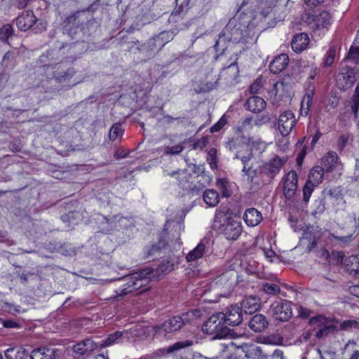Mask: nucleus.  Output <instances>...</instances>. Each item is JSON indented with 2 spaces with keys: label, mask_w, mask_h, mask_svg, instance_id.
Masks as SVG:
<instances>
[{
  "label": "nucleus",
  "mask_w": 359,
  "mask_h": 359,
  "mask_svg": "<svg viewBox=\"0 0 359 359\" xmlns=\"http://www.w3.org/2000/svg\"><path fill=\"white\" fill-rule=\"evenodd\" d=\"M173 269L174 264L168 259H163L156 269L155 274H153V269H145L122 277L118 280L121 284L115 292L118 296H124L138 291L148 284L152 276L156 275L158 278H160Z\"/></svg>",
  "instance_id": "obj_1"
},
{
  "label": "nucleus",
  "mask_w": 359,
  "mask_h": 359,
  "mask_svg": "<svg viewBox=\"0 0 359 359\" xmlns=\"http://www.w3.org/2000/svg\"><path fill=\"white\" fill-rule=\"evenodd\" d=\"M82 16L79 13H76L67 17L64 21V30L72 39L76 41L81 39L80 33L83 36H90L97 27V23L94 20H88L84 25Z\"/></svg>",
  "instance_id": "obj_2"
},
{
  "label": "nucleus",
  "mask_w": 359,
  "mask_h": 359,
  "mask_svg": "<svg viewBox=\"0 0 359 359\" xmlns=\"http://www.w3.org/2000/svg\"><path fill=\"white\" fill-rule=\"evenodd\" d=\"M191 171L194 173H198L200 169L196 166V164L190 163L188 165V168L178 170L176 172L168 173V175L175 177L178 182L179 186L183 189H189L192 194H196L200 190H202L207 184L210 182V179L208 175L204 174L198 175V177L201 178L198 180V183L199 184H195L193 187H191L190 183L191 182L192 180Z\"/></svg>",
  "instance_id": "obj_3"
},
{
  "label": "nucleus",
  "mask_w": 359,
  "mask_h": 359,
  "mask_svg": "<svg viewBox=\"0 0 359 359\" xmlns=\"http://www.w3.org/2000/svg\"><path fill=\"white\" fill-rule=\"evenodd\" d=\"M223 312H218L210 316L203 323L202 330L204 333L213 336V339H223L230 334V330L226 326Z\"/></svg>",
  "instance_id": "obj_4"
},
{
  "label": "nucleus",
  "mask_w": 359,
  "mask_h": 359,
  "mask_svg": "<svg viewBox=\"0 0 359 359\" xmlns=\"http://www.w3.org/2000/svg\"><path fill=\"white\" fill-rule=\"evenodd\" d=\"M246 26L242 24L237 18H231L222 33L219 34L218 41L215 43V46H219L222 42L225 41L238 43L245 39L246 36Z\"/></svg>",
  "instance_id": "obj_5"
},
{
  "label": "nucleus",
  "mask_w": 359,
  "mask_h": 359,
  "mask_svg": "<svg viewBox=\"0 0 359 359\" xmlns=\"http://www.w3.org/2000/svg\"><path fill=\"white\" fill-rule=\"evenodd\" d=\"M270 310L273 318L278 321H287L292 316V302L286 299L274 302Z\"/></svg>",
  "instance_id": "obj_6"
},
{
  "label": "nucleus",
  "mask_w": 359,
  "mask_h": 359,
  "mask_svg": "<svg viewBox=\"0 0 359 359\" xmlns=\"http://www.w3.org/2000/svg\"><path fill=\"white\" fill-rule=\"evenodd\" d=\"M294 114L291 110L282 112L278 118L277 128L282 137L288 136L297 124Z\"/></svg>",
  "instance_id": "obj_7"
},
{
  "label": "nucleus",
  "mask_w": 359,
  "mask_h": 359,
  "mask_svg": "<svg viewBox=\"0 0 359 359\" xmlns=\"http://www.w3.org/2000/svg\"><path fill=\"white\" fill-rule=\"evenodd\" d=\"M218 229L226 239L232 241L238 239L243 231L241 223L232 218H227L223 224H220Z\"/></svg>",
  "instance_id": "obj_8"
},
{
  "label": "nucleus",
  "mask_w": 359,
  "mask_h": 359,
  "mask_svg": "<svg viewBox=\"0 0 359 359\" xmlns=\"http://www.w3.org/2000/svg\"><path fill=\"white\" fill-rule=\"evenodd\" d=\"M332 16L327 11H323L318 15L306 14L305 22L313 31L326 28L330 25Z\"/></svg>",
  "instance_id": "obj_9"
},
{
  "label": "nucleus",
  "mask_w": 359,
  "mask_h": 359,
  "mask_svg": "<svg viewBox=\"0 0 359 359\" xmlns=\"http://www.w3.org/2000/svg\"><path fill=\"white\" fill-rule=\"evenodd\" d=\"M286 162V158L275 156L273 158L264 163L260 167L259 171L262 174L271 179L274 178L280 172Z\"/></svg>",
  "instance_id": "obj_10"
},
{
  "label": "nucleus",
  "mask_w": 359,
  "mask_h": 359,
  "mask_svg": "<svg viewBox=\"0 0 359 359\" xmlns=\"http://www.w3.org/2000/svg\"><path fill=\"white\" fill-rule=\"evenodd\" d=\"M184 320L180 316H175L154 327L156 333H171L180 330L184 325Z\"/></svg>",
  "instance_id": "obj_11"
},
{
  "label": "nucleus",
  "mask_w": 359,
  "mask_h": 359,
  "mask_svg": "<svg viewBox=\"0 0 359 359\" xmlns=\"http://www.w3.org/2000/svg\"><path fill=\"white\" fill-rule=\"evenodd\" d=\"M283 192L287 200L292 198L297 190L298 177L294 170L289 171L287 175L283 177Z\"/></svg>",
  "instance_id": "obj_12"
},
{
  "label": "nucleus",
  "mask_w": 359,
  "mask_h": 359,
  "mask_svg": "<svg viewBox=\"0 0 359 359\" xmlns=\"http://www.w3.org/2000/svg\"><path fill=\"white\" fill-rule=\"evenodd\" d=\"M97 348V344L92 339H86L73 346L74 357L76 359H84L92 355Z\"/></svg>",
  "instance_id": "obj_13"
},
{
  "label": "nucleus",
  "mask_w": 359,
  "mask_h": 359,
  "mask_svg": "<svg viewBox=\"0 0 359 359\" xmlns=\"http://www.w3.org/2000/svg\"><path fill=\"white\" fill-rule=\"evenodd\" d=\"M226 325L231 326L238 325L243 321V311L238 305H231L223 312Z\"/></svg>",
  "instance_id": "obj_14"
},
{
  "label": "nucleus",
  "mask_w": 359,
  "mask_h": 359,
  "mask_svg": "<svg viewBox=\"0 0 359 359\" xmlns=\"http://www.w3.org/2000/svg\"><path fill=\"white\" fill-rule=\"evenodd\" d=\"M37 21V18L31 10L25 11L15 20L18 28L23 32L29 30Z\"/></svg>",
  "instance_id": "obj_15"
},
{
  "label": "nucleus",
  "mask_w": 359,
  "mask_h": 359,
  "mask_svg": "<svg viewBox=\"0 0 359 359\" xmlns=\"http://www.w3.org/2000/svg\"><path fill=\"white\" fill-rule=\"evenodd\" d=\"M76 72L72 67H64L62 64H59L55 67L53 72V78L56 81L62 83L69 81L74 76Z\"/></svg>",
  "instance_id": "obj_16"
},
{
  "label": "nucleus",
  "mask_w": 359,
  "mask_h": 359,
  "mask_svg": "<svg viewBox=\"0 0 359 359\" xmlns=\"http://www.w3.org/2000/svg\"><path fill=\"white\" fill-rule=\"evenodd\" d=\"M253 127L252 117L248 116L242 120V121L233 128L234 133L241 140L246 141L249 140V132Z\"/></svg>",
  "instance_id": "obj_17"
},
{
  "label": "nucleus",
  "mask_w": 359,
  "mask_h": 359,
  "mask_svg": "<svg viewBox=\"0 0 359 359\" xmlns=\"http://www.w3.org/2000/svg\"><path fill=\"white\" fill-rule=\"evenodd\" d=\"M260 306V299L257 296H246L241 302V308L245 314H252Z\"/></svg>",
  "instance_id": "obj_18"
},
{
  "label": "nucleus",
  "mask_w": 359,
  "mask_h": 359,
  "mask_svg": "<svg viewBox=\"0 0 359 359\" xmlns=\"http://www.w3.org/2000/svg\"><path fill=\"white\" fill-rule=\"evenodd\" d=\"M356 69L353 67H346L342 69L341 72V78L339 81L342 80L341 89L346 90L350 88L356 81Z\"/></svg>",
  "instance_id": "obj_19"
},
{
  "label": "nucleus",
  "mask_w": 359,
  "mask_h": 359,
  "mask_svg": "<svg viewBox=\"0 0 359 359\" xmlns=\"http://www.w3.org/2000/svg\"><path fill=\"white\" fill-rule=\"evenodd\" d=\"M244 107L246 110L257 114L266 108V102L262 97L253 95L246 100Z\"/></svg>",
  "instance_id": "obj_20"
},
{
  "label": "nucleus",
  "mask_w": 359,
  "mask_h": 359,
  "mask_svg": "<svg viewBox=\"0 0 359 359\" xmlns=\"http://www.w3.org/2000/svg\"><path fill=\"white\" fill-rule=\"evenodd\" d=\"M310 39L306 33L302 32L295 34L291 41L292 49L297 53L303 52L308 46Z\"/></svg>",
  "instance_id": "obj_21"
},
{
  "label": "nucleus",
  "mask_w": 359,
  "mask_h": 359,
  "mask_svg": "<svg viewBox=\"0 0 359 359\" xmlns=\"http://www.w3.org/2000/svg\"><path fill=\"white\" fill-rule=\"evenodd\" d=\"M321 167L326 172H332L339 165V156L335 151H328L321 159Z\"/></svg>",
  "instance_id": "obj_22"
},
{
  "label": "nucleus",
  "mask_w": 359,
  "mask_h": 359,
  "mask_svg": "<svg viewBox=\"0 0 359 359\" xmlns=\"http://www.w3.org/2000/svg\"><path fill=\"white\" fill-rule=\"evenodd\" d=\"M289 58L287 54H280L275 57L269 65V69L273 74H278L287 66Z\"/></svg>",
  "instance_id": "obj_23"
},
{
  "label": "nucleus",
  "mask_w": 359,
  "mask_h": 359,
  "mask_svg": "<svg viewBox=\"0 0 359 359\" xmlns=\"http://www.w3.org/2000/svg\"><path fill=\"white\" fill-rule=\"evenodd\" d=\"M269 325L265 316L256 314L249 321L250 328L255 332H263Z\"/></svg>",
  "instance_id": "obj_24"
},
{
  "label": "nucleus",
  "mask_w": 359,
  "mask_h": 359,
  "mask_svg": "<svg viewBox=\"0 0 359 359\" xmlns=\"http://www.w3.org/2000/svg\"><path fill=\"white\" fill-rule=\"evenodd\" d=\"M56 350L53 348L40 347L34 349L29 356L31 359H55Z\"/></svg>",
  "instance_id": "obj_25"
},
{
  "label": "nucleus",
  "mask_w": 359,
  "mask_h": 359,
  "mask_svg": "<svg viewBox=\"0 0 359 359\" xmlns=\"http://www.w3.org/2000/svg\"><path fill=\"white\" fill-rule=\"evenodd\" d=\"M159 41L157 39L156 36L150 38L146 43L141 46L138 49L140 51L145 52L146 56L151 57L155 53L159 51L162 49L163 46H159L158 44Z\"/></svg>",
  "instance_id": "obj_26"
},
{
  "label": "nucleus",
  "mask_w": 359,
  "mask_h": 359,
  "mask_svg": "<svg viewBox=\"0 0 359 359\" xmlns=\"http://www.w3.org/2000/svg\"><path fill=\"white\" fill-rule=\"evenodd\" d=\"M243 219L248 226H255L260 223L262 216L257 209L251 208L245 210Z\"/></svg>",
  "instance_id": "obj_27"
},
{
  "label": "nucleus",
  "mask_w": 359,
  "mask_h": 359,
  "mask_svg": "<svg viewBox=\"0 0 359 359\" xmlns=\"http://www.w3.org/2000/svg\"><path fill=\"white\" fill-rule=\"evenodd\" d=\"M325 170L321 166L313 167L309 172V179L306 182L318 187L323 181Z\"/></svg>",
  "instance_id": "obj_28"
},
{
  "label": "nucleus",
  "mask_w": 359,
  "mask_h": 359,
  "mask_svg": "<svg viewBox=\"0 0 359 359\" xmlns=\"http://www.w3.org/2000/svg\"><path fill=\"white\" fill-rule=\"evenodd\" d=\"M204 202L210 207H215L220 201L219 193L213 189H206L203 194Z\"/></svg>",
  "instance_id": "obj_29"
},
{
  "label": "nucleus",
  "mask_w": 359,
  "mask_h": 359,
  "mask_svg": "<svg viewBox=\"0 0 359 359\" xmlns=\"http://www.w3.org/2000/svg\"><path fill=\"white\" fill-rule=\"evenodd\" d=\"M28 354L27 350L22 347H11L5 351L6 359H25Z\"/></svg>",
  "instance_id": "obj_30"
},
{
  "label": "nucleus",
  "mask_w": 359,
  "mask_h": 359,
  "mask_svg": "<svg viewBox=\"0 0 359 359\" xmlns=\"http://www.w3.org/2000/svg\"><path fill=\"white\" fill-rule=\"evenodd\" d=\"M215 184L222 197L229 198L231 195V183L227 178L217 179Z\"/></svg>",
  "instance_id": "obj_31"
},
{
  "label": "nucleus",
  "mask_w": 359,
  "mask_h": 359,
  "mask_svg": "<svg viewBox=\"0 0 359 359\" xmlns=\"http://www.w3.org/2000/svg\"><path fill=\"white\" fill-rule=\"evenodd\" d=\"M238 75L239 69L236 62L229 65L222 72V76H225V79L231 82L235 81Z\"/></svg>",
  "instance_id": "obj_32"
},
{
  "label": "nucleus",
  "mask_w": 359,
  "mask_h": 359,
  "mask_svg": "<svg viewBox=\"0 0 359 359\" xmlns=\"http://www.w3.org/2000/svg\"><path fill=\"white\" fill-rule=\"evenodd\" d=\"M178 33L177 29H172L169 31H164L156 35L157 39H158L159 46H164L166 43L170 42L174 39V36Z\"/></svg>",
  "instance_id": "obj_33"
},
{
  "label": "nucleus",
  "mask_w": 359,
  "mask_h": 359,
  "mask_svg": "<svg viewBox=\"0 0 359 359\" xmlns=\"http://www.w3.org/2000/svg\"><path fill=\"white\" fill-rule=\"evenodd\" d=\"M205 246L201 242L197 246L191 250L186 257L187 262H192L201 258L205 253Z\"/></svg>",
  "instance_id": "obj_34"
},
{
  "label": "nucleus",
  "mask_w": 359,
  "mask_h": 359,
  "mask_svg": "<svg viewBox=\"0 0 359 359\" xmlns=\"http://www.w3.org/2000/svg\"><path fill=\"white\" fill-rule=\"evenodd\" d=\"M344 264L351 271L359 274V256L352 255L345 259Z\"/></svg>",
  "instance_id": "obj_35"
},
{
  "label": "nucleus",
  "mask_w": 359,
  "mask_h": 359,
  "mask_svg": "<svg viewBox=\"0 0 359 359\" xmlns=\"http://www.w3.org/2000/svg\"><path fill=\"white\" fill-rule=\"evenodd\" d=\"M262 291L268 295L275 296L280 293V287L274 283H263L261 285Z\"/></svg>",
  "instance_id": "obj_36"
},
{
  "label": "nucleus",
  "mask_w": 359,
  "mask_h": 359,
  "mask_svg": "<svg viewBox=\"0 0 359 359\" xmlns=\"http://www.w3.org/2000/svg\"><path fill=\"white\" fill-rule=\"evenodd\" d=\"M245 355L252 359H261L264 357L261 347L251 346L246 351Z\"/></svg>",
  "instance_id": "obj_37"
},
{
  "label": "nucleus",
  "mask_w": 359,
  "mask_h": 359,
  "mask_svg": "<svg viewBox=\"0 0 359 359\" xmlns=\"http://www.w3.org/2000/svg\"><path fill=\"white\" fill-rule=\"evenodd\" d=\"M346 60L355 65L359 63V46L353 43L346 56Z\"/></svg>",
  "instance_id": "obj_38"
},
{
  "label": "nucleus",
  "mask_w": 359,
  "mask_h": 359,
  "mask_svg": "<svg viewBox=\"0 0 359 359\" xmlns=\"http://www.w3.org/2000/svg\"><path fill=\"white\" fill-rule=\"evenodd\" d=\"M194 344V341L192 340H184L182 341H177L174 344L170 346L168 349V353H172L177 351H179L180 349L189 347Z\"/></svg>",
  "instance_id": "obj_39"
},
{
  "label": "nucleus",
  "mask_w": 359,
  "mask_h": 359,
  "mask_svg": "<svg viewBox=\"0 0 359 359\" xmlns=\"http://www.w3.org/2000/svg\"><path fill=\"white\" fill-rule=\"evenodd\" d=\"M123 336V332L120 331L114 332L108 336V337L102 341V343L100 344L101 347H106L114 344L117 342V340L121 339Z\"/></svg>",
  "instance_id": "obj_40"
},
{
  "label": "nucleus",
  "mask_w": 359,
  "mask_h": 359,
  "mask_svg": "<svg viewBox=\"0 0 359 359\" xmlns=\"http://www.w3.org/2000/svg\"><path fill=\"white\" fill-rule=\"evenodd\" d=\"M80 217L79 212H69L67 214L62 215L61 219L64 222L69 223V226L74 225L78 223V219Z\"/></svg>",
  "instance_id": "obj_41"
},
{
  "label": "nucleus",
  "mask_w": 359,
  "mask_h": 359,
  "mask_svg": "<svg viewBox=\"0 0 359 359\" xmlns=\"http://www.w3.org/2000/svg\"><path fill=\"white\" fill-rule=\"evenodd\" d=\"M326 323L327 318L322 314L316 315L309 319V324L311 325L317 326L318 327H323Z\"/></svg>",
  "instance_id": "obj_42"
},
{
  "label": "nucleus",
  "mask_w": 359,
  "mask_h": 359,
  "mask_svg": "<svg viewBox=\"0 0 359 359\" xmlns=\"http://www.w3.org/2000/svg\"><path fill=\"white\" fill-rule=\"evenodd\" d=\"M123 134V130L121 129V125L120 123H115L109 130V139L111 141H114L118 136H121Z\"/></svg>",
  "instance_id": "obj_43"
},
{
  "label": "nucleus",
  "mask_w": 359,
  "mask_h": 359,
  "mask_svg": "<svg viewBox=\"0 0 359 359\" xmlns=\"http://www.w3.org/2000/svg\"><path fill=\"white\" fill-rule=\"evenodd\" d=\"M13 29L11 25L6 24L0 29V39L2 41L8 40L9 36L12 35Z\"/></svg>",
  "instance_id": "obj_44"
},
{
  "label": "nucleus",
  "mask_w": 359,
  "mask_h": 359,
  "mask_svg": "<svg viewBox=\"0 0 359 359\" xmlns=\"http://www.w3.org/2000/svg\"><path fill=\"white\" fill-rule=\"evenodd\" d=\"M316 186L306 182L303 188V201L305 203H308L311 196Z\"/></svg>",
  "instance_id": "obj_45"
},
{
  "label": "nucleus",
  "mask_w": 359,
  "mask_h": 359,
  "mask_svg": "<svg viewBox=\"0 0 359 359\" xmlns=\"http://www.w3.org/2000/svg\"><path fill=\"white\" fill-rule=\"evenodd\" d=\"M341 330H348L351 329H358L359 330V318L357 320H344L340 325Z\"/></svg>",
  "instance_id": "obj_46"
},
{
  "label": "nucleus",
  "mask_w": 359,
  "mask_h": 359,
  "mask_svg": "<svg viewBox=\"0 0 359 359\" xmlns=\"http://www.w3.org/2000/svg\"><path fill=\"white\" fill-rule=\"evenodd\" d=\"M243 172L248 177L249 182H252L253 179L257 176L258 172L257 168H255L252 165H249L248 166H243Z\"/></svg>",
  "instance_id": "obj_47"
},
{
  "label": "nucleus",
  "mask_w": 359,
  "mask_h": 359,
  "mask_svg": "<svg viewBox=\"0 0 359 359\" xmlns=\"http://www.w3.org/2000/svg\"><path fill=\"white\" fill-rule=\"evenodd\" d=\"M315 208L312 212V215L322 214L325 210V202L324 198H319L314 202Z\"/></svg>",
  "instance_id": "obj_48"
},
{
  "label": "nucleus",
  "mask_w": 359,
  "mask_h": 359,
  "mask_svg": "<svg viewBox=\"0 0 359 359\" xmlns=\"http://www.w3.org/2000/svg\"><path fill=\"white\" fill-rule=\"evenodd\" d=\"M166 246V242L163 238H160L158 243L153 245L149 250V255H154L158 252H160L162 249L165 248Z\"/></svg>",
  "instance_id": "obj_49"
},
{
  "label": "nucleus",
  "mask_w": 359,
  "mask_h": 359,
  "mask_svg": "<svg viewBox=\"0 0 359 359\" xmlns=\"http://www.w3.org/2000/svg\"><path fill=\"white\" fill-rule=\"evenodd\" d=\"M335 49L334 48H330L326 54L325 55L324 62L325 67H330L335 58Z\"/></svg>",
  "instance_id": "obj_50"
},
{
  "label": "nucleus",
  "mask_w": 359,
  "mask_h": 359,
  "mask_svg": "<svg viewBox=\"0 0 359 359\" xmlns=\"http://www.w3.org/2000/svg\"><path fill=\"white\" fill-rule=\"evenodd\" d=\"M323 194H327L331 198H338L341 196V190L339 187L325 188L323 191Z\"/></svg>",
  "instance_id": "obj_51"
},
{
  "label": "nucleus",
  "mask_w": 359,
  "mask_h": 359,
  "mask_svg": "<svg viewBox=\"0 0 359 359\" xmlns=\"http://www.w3.org/2000/svg\"><path fill=\"white\" fill-rule=\"evenodd\" d=\"M225 217L226 210L224 208L220 207L219 209H217L214 217L215 226H217V223L220 224L222 221L225 219Z\"/></svg>",
  "instance_id": "obj_52"
},
{
  "label": "nucleus",
  "mask_w": 359,
  "mask_h": 359,
  "mask_svg": "<svg viewBox=\"0 0 359 359\" xmlns=\"http://www.w3.org/2000/svg\"><path fill=\"white\" fill-rule=\"evenodd\" d=\"M333 237L336 242L340 245L347 244L351 242L355 238L354 234H349L344 236H333Z\"/></svg>",
  "instance_id": "obj_53"
},
{
  "label": "nucleus",
  "mask_w": 359,
  "mask_h": 359,
  "mask_svg": "<svg viewBox=\"0 0 359 359\" xmlns=\"http://www.w3.org/2000/svg\"><path fill=\"white\" fill-rule=\"evenodd\" d=\"M227 123L224 116H222L220 119L210 128V133H214L219 131Z\"/></svg>",
  "instance_id": "obj_54"
},
{
  "label": "nucleus",
  "mask_w": 359,
  "mask_h": 359,
  "mask_svg": "<svg viewBox=\"0 0 359 359\" xmlns=\"http://www.w3.org/2000/svg\"><path fill=\"white\" fill-rule=\"evenodd\" d=\"M60 250L62 254L66 256H73L76 255L75 248L70 244L62 245L60 248Z\"/></svg>",
  "instance_id": "obj_55"
},
{
  "label": "nucleus",
  "mask_w": 359,
  "mask_h": 359,
  "mask_svg": "<svg viewBox=\"0 0 359 359\" xmlns=\"http://www.w3.org/2000/svg\"><path fill=\"white\" fill-rule=\"evenodd\" d=\"M239 139H241V137H238V135H237V137L235 138H232L228 142L226 143V147L231 151L237 150L240 144Z\"/></svg>",
  "instance_id": "obj_56"
},
{
  "label": "nucleus",
  "mask_w": 359,
  "mask_h": 359,
  "mask_svg": "<svg viewBox=\"0 0 359 359\" xmlns=\"http://www.w3.org/2000/svg\"><path fill=\"white\" fill-rule=\"evenodd\" d=\"M184 149L182 144H178L175 146L168 147L165 149V153L168 154H179Z\"/></svg>",
  "instance_id": "obj_57"
},
{
  "label": "nucleus",
  "mask_w": 359,
  "mask_h": 359,
  "mask_svg": "<svg viewBox=\"0 0 359 359\" xmlns=\"http://www.w3.org/2000/svg\"><path fill=\"white\" fill-rule=\"evenodd\" d=\"M208 142V138L206 137H203L193 143L191 144V147L194 149L202 150L207 145Z\"/></svg>",
  "instance_id": "obj_58"
},
{
  "label": "nucleus",
  "mask_w": 359,
  "mask_h": 359,
  "mask_svg": "<svg viewBox=\"0 0 359 359\" xmlns=\"http://www.w3.org/2000/svg\"><path fill=\"white\" fill-rule=\"evenodd\" d=\"M313 313V311L312 310L302 306H300L297 309L298 316L303 319L309 318Z\"/></svg>",
  "instance_id": "obj_59"
},
{
  "label": "nucleus",
  "mask_w": 359,
  "mask_h": 359,
  "mask_svg": "<svg viewBox=\"0 0 359 359\" xmlns=\"http://www.w3.org/2000/svg\"><path fill=\"white\" fill-rule=\"evenodd\" d=\"M332 329V326L325 325L323 327H319V330L316 332L315 336L318 339H321L325 337H327Z\"/></svg>",
  "instance_id": "obj_60"
},
{
  "label": "nucleus",
  "mask_w": 359,
  "mask_h": 359,
  "mask_svg": "<svg viewBox=\"0 0 359 359\" xmlns=\"http://www.w3.org/2000/svg\"><path fill=\"white\" fill-rule=\"evenodd\" d=\"M235 278H237V273L235 272L233 270H230V271H226L225 273H223L220 276L219 280L222 281V280H226L228 281V280L233 279Z\"/></svg>",
  "instance_id": "obj_61"
},
{
  "label": "nucleus",
  "mask_w": 359,
  "mask_h": 359,
  "mask_svg": "<svg viewBox=\"0 0 359 359\" xmlns=\"http://www.w3.org/2000/svg\"><path fill=\"white\" fill-rule=\"evenodd\" d=\"M350 107L352 112L354 114L355 118H358L359 100L357 98H351V100L350 101Z\"/></svg>",
  "instance_id": "obj_62"
},
{
  "label": "nucleus",
  "mask_w": 359,
  "mask_h": 359,
  "mask_svg": "<svg viewBox=\"0 0 359 359\" xmlns=\"http://www.w3.org/2000/svg\"><path fill=\"white\" fill-rule=\"evenodd\" d=\"M235 158L240 159L243 166H248L249 165V162L252 158V153H249L247 156H241L238 154H236Z\"/></svg>",
  "instance_id": "obj_63"
},
{
  "label": "nucleus",
  "mask_w": 359,
  "mask_h": 359,
  "mask_svg": "<svg viewBox=\"0 0 359 359\" xmlns=\"http://www.w3.org/2000/svg\"><path fill=\"white\" fill-rule=\"evenodd\" d=\"M348 137L346 135H342L339 137V141H338V146L340 149H343L346 147V145L348 142Z\"/></svg>",
  "instance_id": "obj_64"
}]
</instances>
